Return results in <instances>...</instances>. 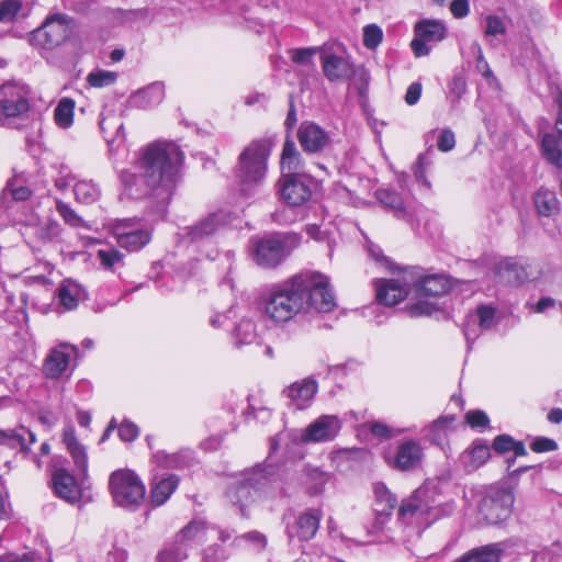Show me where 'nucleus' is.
<instances>
[{
    "mask_svg": "<svg viewBox=\"0 0 562 562\" xmlns=\"http://www.w3.org/2000/svg\"><path fill=\"white\" fill-rule=\"evenodd\" d=\"M184 155L173 143H153L142 149L138 172L120 173L121 201H147L156 211H166L181 178Z\"/></svg>",
    "mask_w": 562,
    "mask_h": 562,
    "instance_id": "f257e3e1",
    "label": "nucleus"
},
{
    "mask_svg": "<svg viewBox=\"0 0 562 562\" xmlns=\"http://www.w3.org/2000/svg\"><path fill=\"white\" fill-rule=\"evenodd\" d=\"M335 306L328 278L313 271L300 272L273 284L261 300L262 315L276 325L285 324L310 308L327 313Z\"/></svg>",
    "mask_w": 562,
    "mask_h": 562,
    "instance_id": "f03ea898",
    "label": "nucleus"
},
{
    "mask_svg": "<svg viewBox=\"0 0 562 562\" xmlns=\"http://www.w3.org/2000/svg\"><path fill=\"white\" fill-rule=\"evenodd\" d=\"M272 143L267 138L255 139L243 149L235 169L240 193L250 196L267 175Z\"/></svg>",
    "mask_w": 562,
    "mask_h": 562,
    "instance_id": "7ed1b4c3",
    "label": "nucleus"
},
{
    "mask_svg": "<svg viewBox=\"0 0 562 562\" xmlns=\"http://www.w3.org/2000/svg\"><path fill=\"white\" fill-rule=\"evenodd\" d=\"M75 27L74 18L65 13L49 14L40 27L29 34V42L35 47L52 50L69 40Z\"/></svg>",
    "mask_w": 562,
    "mask_h": 562,
    "instance_id": "20e7f679",
    "label": "nucleus"
},
{
    "mask_svg": "<svg viewBox=\"0 0 562 562\" xmlns=\"http://www.w3.org/2000/svg\"><path fill=\"white\" fill-rule=\"evenodd\" d=\"M109 488L114 502L122 507L139 505L146 494L145 485L132 470H116L110 475Z\"/></svg>",
    "mask_w": 562,
    "mask_h": 562,
    "instance_id": "39448f33",
    "label": "nucleus"
},
{
    "mask_svg": "<svg viewBox=\"0 0 562 562\" xmlns=\"http://www.w3.org/2000/svg\"><path fill=\"white\" fill-rule=\"evenodd\" d=\"M316 182L307 175H280L276 192L281 202L291 207H300L312 200Z\"/></svg>",
    "mask_w": 562,
    "mask_h": 562,
    "instance_id": "423d86ee",
    "label": "nucleus"
},
{
    "mask_svg": "<svg viewBox=\"0 0 562 562\" xmlns=\"http://www.w3.org/2000/svg\"><path fill=\"white\" fill-rule=\"evenodd\" d=\"M515 503V496L508 487L492 488L486 494L480 506V514L490 525H496L507 519Z\"/></svg>",
    "mask_w": 562,
    "mask_h": 562,
    "instance_id": "0eeeda50",
    "label": "nucleus"
},
{
    "mask_svg": "<svg viewBox=\"0 0 562 562\" xmlns=\"http://www.w3.org/2000/svg\"><path fill=\"white\" fill-rule=\"evenodd\" d=\"M30 110L27 91L14 83L0 86V125L11 123L12 119L21 117Z\"/></svg>",
    "mask_w": 562,
    "mask_h": 562,
    "instance_id": "6e6552de",
    "label": "nucleus"
},
{
    "mask_svg": "<svg viewBox=\"0 0 562 562\" xmlns=\"http://www.w3.org/2000/svg\"><path fill=\"white\" fill-rule=\"evenodd\" d=\"M284 234L274 233L258 239L254 245L255 261L263 268H276L286 257Z\"/></svg>",
    "mask_w": 562,
    "mask_h": 562,
    "instance_id": "1a4fd4ad",
    "label": "nucleus"
},
{
    "mask_svg": "<svg viewBox=\"0 0 562 562\" xmlns=\"http://www.w3.org/2000/svg\"><path fill=\"white\" fill-rule=\"evenodd\" d=\"M415 37L411 47L416 57L427 56L430 52L428 44L442 41L447 35L446 25L437 20H422L414 27Z\"/></svg>",
    "mask_w": 562,
    "mask_h": 562,
    "instance_id": "9d476101",
    "label": "nucleus"
},
{
    "mask_svg": "<svg viewBox=\"0 0 562 562\" xmlns=\"http://www.w3.org/2000/svg\"><path fill=\"white\" fill-rule=\"evenodd\" d=\"M78 348L67 342H61L50 348L43 360V375L50 380L61 378L67 372L71 358L76 356Z\"/></svg>",
    "mask_w": 562,
    "mask_h": 562,
    "instance_id": "9b49d317",
    "label": "nucleus"
},
{
    "mask_svg": "<svg viewBox=\"0 0 562 562\" xmlns=\"http://www.w3.org/2000/svg\"><path fill=\"white\" fill-rule=\"evenodd\" d=\"M127 221L117 222L111 226V233L117 245L130 252L138 251L151 240V231L131 229Z\"/></svg>",
    "mask_w": 562,
    "mask_h": 562,
    "instance_id": "f8f14e48",
    "label": "nucleus"
},
{
    "mask_svg": "<svg viewBox=\"0 0 562 562\" xmlns=\"http://www.w3.org/2000/svg\"><path fill=\"white\" fill-rule=\"evenodd\" d=\"M424 451L415 440H405L397 447L393 458H387L386 463L401 472L412 471L422 464Z\"/></svg>",
    "mask_w": 562,
    "mask_h": 562,
    "instance_id": "ddd939ff",
    "label": "nucleus"
},
{
    "mask_svg": "<svg viewBox=\"0 0 562 562\" xmlns=\"http://www.w3.org/2000/svg\"><path fill=\"white\" fill-rule=\"evenodd\" d=\"M321 63L324 76L331 82L349 80L356 72V67L349 58L326 49L322 50Z\"/></svg>",
    "mask_w": 562,
    "mask_h": 562,
    "instance_id": "4468645a",
    "label": "nucleus"
},
{
    "mask_svg": "<svg viewBox=\"0 0 562 562\" xmlns=\"http://www.w3.org/2000/svg\"><path fill=\"white\" fill-rule=\"evenodd\" d=\"M297 139L305 153L317 154L323 151L330 143L328 133L311 121L301 123Z\"/></svg>",
    "mask_w": 562,
    "mask_h": 562,
    "instance_id": "2eb2a0df",
    "label": "nucleus"
},
{
    "mask_svg": "<svg viewBox=\"0 0 562 562\" xmlns=\"http://www.w3.org/2000/svg\"><path fill=\"white\" fill-rule=\"evenodd\" d=\"M376 300L385 306H394L404 301L409 293L411 286L398 279H378L374 282Z\"/></svg>",
    "mask_w": 562,
    "mask_h": 562,
    "instance_id": "dca6fc26",
    "label": "nucleus"
},
{
    "mask_svg": "<svg viewBox=\"0 0 562 562\" xmlns=\"http://www.w3.org/2000/svg\"><path fill=\"white\" fill-rule=\"evenodd\" d=\"M52 484L55 494L67 503L76 504L81 499V488L69 470L57 468L52 473Z\"/></svg>",
    "mask_w": 562,
    "mask_h": 562,
    "instance_id": "f3484780",
    "label": "nucleus"
},
{
    "mask_svg": "<svg viewBox=\"0 0 562 562\" xmlns=\"http://www.w3.org/2000/svg\"><path fill=\"white\" fill-rule=\"evenodd\" d=\"M61 441L70 454L72 462L81 475L86 479L88 475L89 458L86 447L78 440L76 429L72 425L65 426L61 432Z\"/></svg>",
    "mask_w": 562,
    "mask_h": 562,
    "instance_id": "a211bd4d",
    "label": "nucleus"
},
{
    "mask_svg": "<svg viewBox=\"0 0 562 562\" xmlns=\"http://www.w3.org/2000/svg\"><path fill=\"white\" fill-rule=\"evenodd\" d=\"M340 430V423L337 416L322 415L314 423L308 425L303 434L305 442H322L334 439Z\"/></svg>",
    "mask_w": 562,
    "mask_h": 562,
    "instance_id": "6ab92c4d",
    "label": "nucleus"
},
{
    "mask_svg": "<svg viewBox=\"0 0 562 562\" xmlns=\"http://www.w3.org/2000/svg\"><path fill=\"white\" fill-rule=\"evenodd\" d=\"M432 503L429 488L420 486L408 497L402 499L397 516L400 519H404L417 513L429 514L432 509Z\"/></svg>",
    "mask_w": 562,
    "mask_h": 562,
    "instance_id": "aec40b11",
    "label": "nucleus"
},
{
    "mask_svg": "<svg viewBox=\"0 0 562 562\" xmlns=\"http://www.w3.org/2000/svg\"><path fill=\"white\" fill-rule=\"evenodd\" d=\"M322 519L321 509H307L302 512L295 519L292 528L289 530L291 537L297 538L300 541L312 540L318 529Z\"/></svg>",
    "mask_w": 562,
    "mask_h": 562,
    "instance_id": "412c9836",
    "label": "nucleus"
},
{
    "mask_svg": "<svg viewBox=\"0 0 562 562\" xmlns=\"http://www.w3.org/2000/svg\"><path fill=\"white\" fill-rule=\"evenodd\" d=\"M318 392L316 380L306 378L293 382L288 386L285 394L296 409L306 408Z\"/></svg>",
    "mask_w": 562,
    "mask_h": 562,
    "instance_id": "4be33fe9",
    "label": "nucleus"
},
{
    "mask_svg": "<svg viewBox=\"0 0 562 562\" xmlns=\"http://www.w3.org/2000/svg\"><path fill=\"white\" fill-rule=\"evenodd\" d=\"M528 266H522L513 258L498 262L495 268V274L502 282L518 286L529 281L530 274L527 271Z\"/></svg>",
    "mask_w": 562,
    "mask_h": 562,
    "instance_id": "5701e85b",
    "label": "nucleus"
},
{
    "mask_svg": "<svg viewBox=\"0 0 562 562\" xmlns=\"http://www.w3.org/2000/svg\"><path fill=\"white\" fill-rule=\"evenodd\" d=\"M450 288V281L443 274L426 276L414 282V290L418 296L438 297L447 294Z\"/></svg>",
    "mask_w": 562,
    "mask_h": 562,
    "instance_id": "b1692460",
    "label": "nucleus"
},
{
    "mask_svg": "<svg viewBox=\"0 0 562 562\" xmlns=\"http://www.w3.org/2000/svg\"><path fill=\"white\" fill-rule=\"evenodd\" d=\"M281 175H305L303 161L294 140L290 135L285 136L280 159Z\"/></svg>",
    "mask_w": 562,
    "mask_h": 562,
    "instance_id": "393cba45",
    "label": "nucleus"
},
{
    "mask_svg": "<svg viewBox=\"0 0 562 562\" xmlns=\"http://www.w3.org/2000/svg\"><path fill=\"white\" fill-rule=\"evenodd\" d=\"M35 441V434L25 427L0 430V446H5L10 449L25 452Z\"/></svg>",
    "mask_w": 562,
    "mask_h": 562,
    "instance_id": "a878e982",
    "label": "nucleus"
},
{
    "mask_svg": "<svg viewBox=\"0 0 562 562\" xmlns=\"http://www.w3.org/2000/svg\"><path fill=\"white\" fill-rule=\"evenodd\" d=\"M503 553L501 543H488L468 550L452 562H501Z\"/></svg>",
    "mask_w": 562,
    "mask_h": 562,
    "instance_id": "bb28decb",
    "label": "nucleus"
},
{
    "mask_svg": "<svg viewBox=\"0 0 562 562\" xmlns=\"http://www.w3.org/2000/svg\"><path fill=\"white\" fill-rule=\"evenodd\" d=\"M180 484V477L177 474H169L158 480L150 488V503L158 507L164 505L177 491Z\"/></svg>",
    "mask_w": 562,
    "mask_h": 562,
    "instance_id": "cd10ccee",
    "label": "nucleus"
},
{
    "mask_svg": "<svg viewBox=\"0 0 562 562\" xmlns=\"http://www.w3.org/2000/svg\"><path fill=\"white\" fill-rule=\"evenodd\" d=\"M82 294L83 290L80 284L70 279L63 280L56 290V297L58 299L59 305L66 311L77 308Z\"/></svg>",
    "mask_w": 562,
    "mask_h": 562,
    "instance_id": "c85d7f7f",
    "label": "nucleus"
},
{
    "mask_svg": "<svg viewBox=\"0 0 562 562\" xmlns=\"http://www.w3.org/2000/svg\"><path fill=\"white\" fill-rule=\"evenodd\" d=\"M541 154L551 165L562 168V133H546L541 137Z\"/></svg>",
    "mask_w": 562,
    "mask_h": 562,
    "instance_id": "c756f323",
    "label": "nucleus"
},
{
    "mask_svg": "<svg viewBox=\"0 0 562 562\" xmlns=\"http://www.w3.org/2000/svg\"><path fill=\"white\" fill-rule=\"evenodd\" d=\"M31 194V189L20 178L10 179L1 192L0 209H11L12 201H26Z\"/></svg>",
    "mask_w": 562,
    "mask_h": 562,
    "instance_id": "7c9ffc66",
    "label": "nucleus"
},
{
    "mask_svg": "<svg viewBox=\"0 0 562 562\" xmlns=\"http://www.w3.org/2000/svg\"><path fill=\"white\" fill-rule=\"evenodd\" d=\"M468 458L467 467L477 470L491 458V448L482 439H475L463 453Z\"/></svg>",
    "mask_w": 562,
    "mask_h": 562,
    "instance_id": "2f4dec72",
    "label": "nucleus"
},
{
    "mask_svg": "<svg viewBox=\"0 0 562 562\" xmlns=\"http://www.w3.org/2000/svg\"><path fill=\"white\" fill-rule=\"evenodd\" d=\"M305 487L311 495L321 494L330 479L329 473L317 467L306 465L304 468Z\"/></svg>",
    "mask_w": 562,
    "mask_h": 562,
    "instance_id": "473e14b6",
    "label": "nucleus"
},
{
    "mask_svg": "<svg viewBox=\"0 0 562 562\" xmlns=\"http://www.w3.org/2000/svg\"><path fill=\"white\" fill-rule=\"evenodd\" d=\"M165 97V88L161 82H154L146 88L137 91L133 95L134 102L142 108L151 106L162 101Z\"/></svg>",
    "mask_w": 562,
    "mask_h": 562,
    "instance_id": "72a5a7b5",
    "label": "nucleus"
},
{
    "mask_svg": "<svg viewBox=\"0 0 562 562\" xmlns=\"http://www.w3.org/2000/svg\"><path fill=\"white\" fill-rule=\"evenodd\" d=\"M255 486L251 480L240 482L232 494V501L239 506L243 516H246L247 507L255 502Z\"/></svg>",
    "mask_w": 562,
    "mask_h": 562,
    "instance_id": "f704fd0d",
    "label": "nucleus"
},
{
    "mask_svg": "<svg viewBox=\"0 0 562 562\" xmlns=\"http://www.w3.org/2000/svg\"><path fill=\"white\" fill-rule=\"evenodd\" d=\"M373 493L376 503L382 506L381 513L391 516L397 505L396 496L382 482L373 485Z\"/></svg>",
    "mask_w": 562,
    "mask_h": 562,
    "instance_id": "c9c22d12",
    "label": "nucleus"
},
{
    "mask_svg": "<svg viewBox=\"0 0 562 562\" xmlns=\"http://www.w3.org/2000/svg\"><path fill=\"white\" fill-rule=\"evenodd\" d=\"M188 553L186 546L176 537L157 554L158 562H182L187 559Z\"/></svg>",
    "mask_w": 562,
    "mask_h": 562,
    "instance_id": "e433bc0d",
    "label": "nucleus"
},
{
    "mask_svg": "<svg viewBox=\"0 0 562 562\" xmlns=\"http://www.w3.org/2000/svg\"><path fill=\"white\" fill-rule=\"evenodd\" d=\"M74 109V100L64 98L59 101L54 112L55 122L59 127L67 128L72 124Z\"/></svg>",
    "mask_w": 562,
    "mask_h": 562,
    "instance_id": "4c0bfd02",
    "label": "nucleus"
},
{
    "mask_svg": "<svg viewBox=\"0 0 562 562\" xmlns=\"http://www.w3.org/2000/svg\"><path fill=\"white\" fill-rule=\"evenodd\" d=\"M74 194L78 202L88 205L99 199L100 191L93 183L81 181L75 184Z\"/></svg>",
    "mask_w": 562,
    "mask_h": 562,
    "instance_id": "58836bf2",
    "label": "nucleus"
},
{
    "mask_svg": "<svg viewBox=\"0 0 562 562\" xmlns=\"http://www.w3.org/2000/svg\"><path fill=\"white\" fill-rule=\"evenodd\" d=\"M536 211H554L558 209L559 200L553 191L540 189L533 195Z\"/></svg>",
    "mask_w": 562,
    "mask_h": 562,
    "instance_id": "ea45409f",
    "label": "nucleus"
},
{
    "mask_svg": "<svg viewBox=\"0 0 562 562\" xmlns=\"http://www.w3.org/2000/svg\"><path fill=\"white\" fill-rule=\"evenodd\" d=\"M467 92V81L462 75L453 76L452 80L448 85V100L451 102V106L454 109L461 98Z\"/></svg>",
    "mask_w": 562,
    "mask_h": 562,
    "instance_id": "a19ab883",
    "label": "nucleus"
},
{
    "mask_svg": "<svg viewBox=\"0 0 562 562\" xmlns=\"http://www.w3.org/2000/svg\"><path fill=\"white\" fill-rule=\"evenodd\" d=\"M375 196L383 206L392 209L393 211H404L402 198L396 191L391 189H378Z\"/></svg>",
    "mask_w": 562,
    "mask_h": 562,
    "instance_id": "79ce46f5",
    "label": "nucleus"
},
{
    "mask_svg": "<svg viewBox=\"0 0 562 562\" xmlns=\"http://www.w3.org/2000/svg\"><path fill=\"white\" fill-rule=\"evenodd\" d=\"M97 258L104 269L114 271V266L123 261L124 255L116 248L112 247L110 249H99L97 251Z\"/></svg>",
    "mask_w": 562,
    "mask_h": 562,
    "instance_id": "37998d69",
    "label": "nucleus"
},
{
    "mask_svg": "<svg viewBox=\"0 0 562 562\" xmlns=\"http://www.w3.org/2000/svg\"><path fill=\"white\" fill-rule=\"evenodd\" d=\"M206 530L204 521L192 520L184 526L175 537L182 542L184 546L188 541H191L198 537V535Z\"/></svg>",
    "mask_w": 562,
    "mask_h": 562,
    "instance_id": "c03bdc74",
    "label": "nucleus"
},
{
    "mask_svg": "<svg viewBox=\"0 0 562 562\" xmlns=\"http://www.w3.org/2000/svg\"><path fill=\"white\" fill-rule=\"evenodd\" d=\"M117 79V74L108 70H98L90 72L87 77V81L91 87L102 88L113 85Z\"/></svg>",
    "mask_w": 562,
    "mask_h": 562,
    "instance_id": "a18cd8bd",
    "label": "nucleus"
},
{
    "mask_svg": "<svg viewBox=\"0 0 562 562\" xmlns=\"http://www.w3.org/2000/svg\"><path fill=\"white\" fill-rule=\"evenodd\" d=\"M21 9L22 2L20 0L0 1V22H12Z\"/></svg>",
    "mask_w": 562,
    "mask_h": 562,
    "instance_id": "49530a36",
    "label": "nucleus"
},
{
    "mask_svg": "<svg viewBox=\"0 0 562 562\" xmlns=\"http://www.w3.org/2000/svg\"><path fill=\"white\" fill-rule=\"evenodd\" d=\"M383 38L382 29L376 24H369L363 29V45L369 48H375Z\"/></svg>",
    "mask_w": 562,
    "mask_h": 562,
    "instance_id": "de8ad7c7",
    "label": "nucleus"
},
{
    "mask_svg": "<svg viewBox=\"0 0 562 562\" xmlns=\"http://www.w3.org/2000/svg\"><path fill=\"white\" fill-rule=\"evenodd\" d=\"M406 311L409 316L412 317H419V316H429L434 313L436 310V306L432 302L426 301V300H419L415 303H411L406 305Z\"/></svg>",
    "mask_w": 562,
    "mask_h": 562,
    "instance_id": "09e8293b",
    "label": "nucleus"
},
{
    "mask_svg": "<svg viewBox=\"0 0 562 562\" xmlns=\"http://www.w3.org/2000/svg\"><path fill=\"white\" fill-rule=\"evenodd\" d=\"M465 424L473 429L485 428L490 425V418L484 411H469L465 416Z\"/></svg>",
    "mask_w": 562,
    "mask_h": 562,
    "instance_id": "8fccbe9b",
    "label": "nucleus"
},
{
    "mask_svg": "<svg viewBox=\"0 0 562 562\" xmlns=\"http://www.w3.org/2000/svg\"><path fill=\"white\" fill-rule=\"evenodd\" d=\"M119 438L124 442H132L139 436V428L130 420H123L117 427Z\"/></svg>",
    "mask_w": 562,
    "mask_h": 562,
    "instance_id": "3c124183",
    "label": "nucleus"
},
{
    "mask_svg": "<svg viewBox=\"0 0 562 562\" xmlns=\"http://www.w3.org/2000/svg\"><path fill=\"white\" fill-rule=\"evenodd\" d=\"M530 449L535 453L552 452L558 450V443L554 439L540 436L531 441Z\"/></svg>",
    "mask_w": 562,
    "mask_h": 562,
    "instance_id": "603ef678",
    "label": "nucleus"
},
{
    "mask_svg": "<svg viewBox=\"0 0 562 562\" xmlns=\"http://www.w3.org/2000/svg\"><path fill=\"white\" fill-rule=\"evenodd\" d=\"M485 21L486 25L484 29V34L486 36H497L505 34L506 27L499 16L490 14L486 16Z\"/></svg>",
    "mask_w": 562,
    "mask_h": 562,
    "instance_id": "864d4df0",
    "label": "nucleus"
},
{
    "mask_svg": "<svg viewBox=\"0 0 562 562\" xmlns=\"http://www.w3.org/2000/svg\"><path fill=\"white\" fill-rule=\"evenodd\" d=\"M495 308L488 305H479L476 308V314L479 316V325L483 329H490L493 325V321L495 317Z\"/></svg>",
    "mask_w": 562,
    "mask_h": 562,
    "instance_id": "5fc2aeb1",
    "label": "nucleus"
},
{
    "mask_svg": "<svg viewBox=\"0 0 562 562\" xmlns=\"http://www.w3.org/2000/svg\"><path fill=\"white\" fill-rule=\"evenodd\" d=\"M514 438L510 435H498L493 439L492 448L498 454H504L512 451Z\"/></svg>",
    "mask_w": 562,
    "mask_h": 562,
    "instance_id": "6e6d98bb",
    "label": "nucleus"
},
{
    "mask_svg": "<svg viewBox=\"0 0 562 562\" xmlns=\"http://www.w3.org/2000/svg\"><path fill=\"white\" fill-rule=\"evenodd\" d=\"M316 53V48H300L291 52V58L295 64L311 65L313 63V56Z\"/></svg>",
    "mask_w": 562,
    "mask_h": 562,
    "instance_id": "4d7b16f0",
    "label": "nucleus"
},
{
    "mask_svg": "<svg viewBox=\"0 0 562 562\" xmlns=\"http://www.w3.org/2000/svg\"><path fill=\"white\" fill-rule=\"evenodd\" d=\"M454 145H456V138H454L453 132L450 130H443L438 137V142H437L438 149L446 153V151L451 150L454 147Z\"/></svg>",
    "mask_w": 562,
    "mask_h": 562,
    "instance_id": "13d9d810",
    "label": "nucleus"
},
{
    "mask_svg": "<svg viewBox=\"0 0 562 562\" xmlns=\"http://www.w3.org/2000/svg\"><path fill=\"white\" fill-rule=\"evenodd\" d=\"M216 229V213H211L205 221L195 227L194 235H211Z\"/></svg>",
    "mask_w": 562,
    "mask_h": 562,
    "instance_id": "bf43d9fd",
    "label": "nucleus"
},
{
    "mask_svg": "<svg viewBox=\"0 0 562 562\" xmlns=\"http://www.w3.org/2000/svg\"><path fill=\"white\" fill-rule=\"evenodd\" d=\"M296 123H297L296 108H295V103H294L293 97L290 95V98H289V111H288L286 119L284 121V126H285L286 135L291 136V133H292L294 126L296 125Z\"/></svg>",
    "mask_w": 562,
    "mask_h": 562,
    "instance_id": "052dcab7",
    "label": "nucleus"
},
{
    "mask_svg": "<svg viewBox=\"0 0 562 562\" xmlns=\"http://www.w3.org/2000/svg\"><path fill=\"white\" fill-rule=\"evenodd\" d=\"M450 11L457 19L465 18L470 12L469 0H453L450 3Z\"/></svg>",
    "mask_w": 562,
    "mask_h": 562,
    "instance_id": "680f3d73",
    "label": "nucleus"
},
{
    "mask_svg": "<svg viewBox=\"0 0 562 562\" xmlns=\"http://www.w3.org/2000/svg\"><path fill=\"white\" fill-rule=\"evenodd\" d=\"M422 95V83L419 82H413L407 88V91L405 93V102L408 105H414L418 102Z\"/></svg>",
    "mask_w": 562,
    "mask_h": 562,
    "instance_id": "e2e57ef3",
    "label": "nucleus"
},
{
    "mask_svg": "<svg viewBox=\"0 0 562 562\" xmlns=\"http://www.w3.org/2000/svg\"><path fill=\"white\" fill-rule=\"evenodd\" d=\"M64 221L74 227H83L87 229H92L93 225L90 223H86L82 221V218L78 215V213H61Z\"/></svg>",
    "mask_w": 562,
    "mask_h": 562,
    "instance_id": "0e129e2a",
    "label": "nucleus"
},
{
    "mask_svg": "<svg viewBox=\"0 0 562 562\" xmlns=\"http://www.w3.org/2000/svg\"><path fill=\"white\" fill-rule=\"evenodd\" d=\"M0 562H34L32 553L18 554L9 552L0 555Z\"/></svg>",
    "mask_w": 562,
    "mask_h": 562,
    "instance_id": "69168bd1",
    "label": "nucleus"
},
{
    "mask_svg": "<svg viewBox=\"0 0 562 562\" xmlns=\"http://www.w3.org/2000/svg\"><path fill=\"white\" fill-rule=\"evenodd\" d=\"M370 432L381 439H389L391 438L392 434L387 425L383 423H372L370 425Z\"/></svg>",
    "mask_w": 562,
    "mask_h": 562,
    "instance_id": "338daca9",
    "label": "nucleus"
},
{
    "mask_svg": "<svg viewBox=\"0 0 562 562\" xmlns=\"http://www.w3.org/2000/svg\"><path fill=\"white\" fill-rule=\"evenodd\" d=\"M456 420L457 418L454 415L441 416L434 422L432 428L436 431H443L451 428Z\"/></svg>",
    "mask_w": 562,
    "mask_h": 562,
    "instance_id": "774afa93",
    "label": "nucleus"
}]
</instances>
